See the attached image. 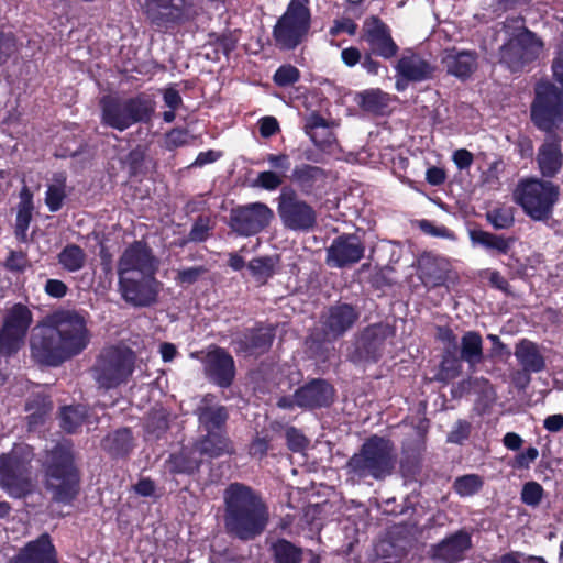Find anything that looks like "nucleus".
I'll return each instance as SVG.
<instances>
[{"label":"nucleus","instance_id":"obj_1","mask_svg":"<svg viewBox=\"0 0 563 563\" xmlns=\"http://www.w3.org/2000/svg\"><path fill=\"white\" fill-rule=\"evenodd\" d=\"M89 341L85 317L74 310H58L33 330L31 353L40 364L57 366L81 353Z\"/></svg>","mask_w":563,"mask_h":563},{"label":"nucleus","instance_id":"obj_2","mask_svg":"<svg viewBox=\"0 0 563 563\" xmlns=\"http://www.w3.org/2000/svg\"><path fill=\"white\" fill-rule=\"evenodd\" d=\"M225 525L240 539L260 534L268 521V511L262 499L242 484H231L224 493Z\"/></svg>","mask_w":563,"mask_h":563},{"label":"nucleus","instance_id":"obj_3","mask_svg":"<svg viewBox=\"0 0 563 563\" xmlns=\"http://www.w3.org/2000/svg\"><path fill=\"white\" fill-rule=\"evenodd\" d=\"M46 487L58 503H70L78 493V474L65 444L57 445L46 459Z\"/></svg>","mask_w":563,"mask_h":563},{"label":"nucleus","instance_id":"obj_4","mask_svg":"<svg viewBox=\"0 0 563 563\" xmlns=\"http://www.w3.org/2000/svg\"><path fill=\"white\" fill-rule=\"evenodd\" d=\"M396 463V455L391 443L383 438L373 437L367 440L360 453L354 454L347 467L350 473L358 477L371 476L382 479L391 474Z\"/></svg>","mask_w":563,"mask_h":563},{"label":"nucleus","instance_id":"obj_5","mask_svg":"<svg viewBox=\"0 0 563 563\" xmlns=\"http://www.w3.org/2000/svg\"><path fill=\"white\" fill-rule=\"evenodd\" d=\"M33 452L27 444H18L0 456V487L11 497L21 498L32 490L29 465Z\"/></svg>","mask_w":563,"mask_h":563},{"label":"nucleus","instance_id":"obj_6","mask_svg":"<svg viewBox=\"0 0 563 563\" xmlns=\"http://www.w3.org/2000/svg\"><path fill=\"white\" fill-rule=\"evenodd\" d=\"M100 104L102 123L119 131L148 120L154 111L152 101L143 96L128 99L108 96L101 99Z\"/></svg>","mask_w":563,"mask_h":563},{"label":"nucleus","instance_id":"obj_7","mask_svg":"<svg viewBox=\"0 0 563 563\" xmlns=\"http://www.w3.org/2000/svg\"><path fill=\"white\" fill-rule=\"evenodd\" d=\"M515 26L505 25L508 41L500 48V62L516 71L536 59L542 52V42L527 30L521 20L512 21Z\"/></svg>","mask_w":563,"mask_h":563},{"label":"nucleus","instance_id":"obj_8","mask_svg":"<svg viewBox=\"0 0 563 563\" xmlns=\"http://www.w3.org/2000/svg\"><path fill=\"white\" fill-rule=\"evenodd\" d=\"M210 401L206 397L203 405L198 408L199 423L207 434L196 444V450L200 454L216 457L230 452V442L221 431L228 419V412L224 407L212 405Z\"/></svg>","mask_w":563,"mask_h":563},{"label":"nucleus","instance_id":"obj_9","mask_svg":"<svg viewBox=\"0 0 563 563\" xmlns=\"http://www.w3.org/2000/svg\"><path fill=\"white\" fill-rule=\"evenodd\" d=\"M558 198L559 188L554 184L537 178L520 181L515 191L516 201L533 220L548 219Z\"/></svg>","mask_w":563,"mask_h":563},{"label":"nucleus","instance_id":"obj_10","mask_svg":"<svg viewBox=\"0 0 563 563\" xmlns=\"http://www.w3.org/2000/svg\"><path fill=\"white\" fill-rule=\"evenodd\" d=\"M309 0H290L285 13L274 27L276 44L292 49L307 36L310 29Z\"/></svg>","mask_w":563,"mask_h":563},{"label":"nucleus","instance_id":"obj_11","mask_svg":"<svg viewBox=\"0 0 563 563\" xmlns=\"http://www.w3.org/2000/svg\"><path fill=\"white\" fill-rule=\"evenodd\" d=\"M135 356L129 349L111 347L99 357L93 375L100 387L109 389L125 382L134 368Z\"/></svg>","mask_w":563,"mask_h":563},{"label":"nucleus","instance_id":"obj_12","mask_svg":"<svg viewBox=\"0 0 563 563\" xmlns=\"http://www.w3.org/2000/svg\"><path fill=\"white\" fill-rule=\"evenodd\" d=\"M531 118L536 125L550 131L563 118V95L551 82L538 84L536 99L531 108Z\"/></svg>","mask_w":563,"mask_h":563},{"label":"nucleus","instance_id":"obj_13","mask_svg":"<svg viewBox=\"0 0 563 563\" xmlns=\"http://www.w3.org/2000/svg\"><path fill=\"white\" fill-rule=\"evenodd\" d=\"M32 321V312L24 305L16 303L8 310L0 330L2 355L10 356L21 349Z\"/></svg>","mask_w":563,"mask_h":563},{"label":"nucleus","instance_id":"obj_14","mask_svg":"<svg viewBox=\"0 0 563 563\" xmlns=\"http://www.w3.org/2000/svg\"><path fill=\"white\" fill-rule=\"evenodd\" d=\"M274 213L266 205L254 202L238 207L231 211L230 227L240 235L250 236L265 229Z\"/></svg>","mask_w":563,"mask_h":563},{"label":"nucleus","instance_id":"obj_15","mask_svg":"<svg viewBox=\"0 0 563 563\" xmlns=\"http://www.w3.org/2000/svg\"><path fill=\"white\" fill-rule=\"evenodd\" d=\"M156 271L157 261L150 247L142 242L126 247L118 263L119 279L155 275Z\"/></svg>","mask_w":563,"mask_h":563},{"label":"nucleus","instance_id":"obj_16","mask_svg":"<svg viewBox=\"0 0 563 563\" xmlns=\"http://www.w3.org/2000/svg\"><path fill=\"white\" fill-rule=\"evenodd\" d=\"M140 4L155 23L189 20L199 10L195 0H141Z\"/></svg>","mask_w":563,"mask_h":563},{"label":"nucleus","instance_id":"obj_17","mask_svg":"<svg viewBox=\"0 0 563 563\" xmlns=\"http://www.w3.org/2000/svg\"><path fill=\"white\" fill-rule=\"evenodd\" d=\"M161 284L155 275H143L119 279V290L122 298L135 307H146L156 301Z\"/></svg>","mask_w":563,"mask_h":563},{"label":"nucleus","instance_id":"obj_18","mask_svg":"<svg viewBox=\"0 0 563 563\" xmlns=\"http://www.w3.org/2000/svg\"><path fill=\"white\" fill-rule=\"evenodd\" d=\"M278 213L284 225L295 231H306L316 223L314 210L305 201L291 195L283 194L279 198Z\"/></svg>","mask_w":563,"mask_h":563},{"label":"nucleus","instance_id":"obj_19","mask_svg":"<svg viewBox=\"0 0 563 563\" xmlns=\"http://www.w3.org/2000/svg\"><path fill=\"white\" fill-rule=\"evenodd\" d=\"M362 32L363 40L374 54L386 59L397 54L398 46L391 37L389 27L378 18H367L363 23Z\"/></svg>","mask_w":563,"mask_h":563},{"label":"nucleus","instance_id":"obj_20","mask_svg":"<svg viewBox=\"0 0 563 563\" xmlns=\"http://www.w3.org/2000/svg\"><path fill=\"white\" fill-rule=\"evenodd\" d=\"M396 89L404 91L409 81H423L433 76L434 67L412 52L405 53L396 65Z\"/></svg>","mask_w":563,"mask_h":563},{"label":"nucleus","instance_id":"obj_21","mask_svg":"<svg viewBox=\"0 0 563 563\" xmlns=\"http://www.w3.org/2000/svg\"><path fill=\"white\" fill-rule=\"evenodd\" d=\"M364 251V244L357 235H340L327 249V263L338 268L352 265L363 257Z\"/></svg>","mask_w":563,"mask_h":563},{"label":"nucleus","instance_id":"obj_22","mask_svg":"<svg viewBox=\"0 0 563 563\" xmlns=\"http://www.w3.org/2000/svg\"><path fill=\"white\" fill-rule=\"evenodd\" d=\"M391 334L389 327L377 324L367 328L356 341L352 361H376L380 355L386 339Z\"/></svg>","mask_w":563,"mask_h":563},{"label":"nucleus","instance_id":"obj_23","mask_svg":"<svg viewBox=\"0 0 563 563\" xmlns=\"http://www.w3.org/2000/svg\"><path fill=\"white\" fill-rule=\"evenodd\" d=\"M333 395V388L325 380L313 379L295 393V401L300 408L313 409L329 406Z\"/></svg>","mask_w":563,"mask_h":563},{"label":"nucleus","instance_id":"obj_24","mask_svg":"<svg viewBox=\"0 0 563 563\" xmlns=\"http://www.w3.org/2000/svg\"><path fill=\"white\" fill-rule=\"evenodd\" d=\"M10 563H57L56 550L48 534L30 541Z\"/></svg>","mask_w":563,"mask_h":563},{"label":"nucleus","instance_id":"obj_25","mask_svg":"<svg viewBox=\"0 0 563 563\" xmlns=\"http://www.w3.org/2000/svg\"><path fill=\"white\" fill-rule=\"evenodd\" d=\"M206 372L219 386H229L234 377V361L224 350L214 349L206 356Z\"/></svg>","mask_w":563,"mask_h":563},{"label":"nucleus","instance_id":"obj_26","mask_svg":"<svg viewBox=\"0 0 563 563\" xmlns=\"http://www.w3.org/2000/svg\"><path fill=\"white\" fill-rule=\"evenodd\" d=\"M307 134L312 142L323 152L333 154L338 148V142L325 119L319 114H311L306 123Z\"/></svg>","mask_w":563,"mask_h":563},{"label":"nucleus","instance_id":"obj_27","mask_svg":"<svg viewBox=\"0 0 563 563\" xmlns=\"http://www.w3.org/2000/svg\"><path fill=\"white\" fill-rule=\"evenodd\" d=\"M476 54L471 51L445 49L442 55V64L449 74L459 78L468 77L477 66Z\"/></svg>","mask_w":563,"mask_h":563},{"label":"nucleus","instance_id":"obj_28","mask_svg":"<svg viewBox=\"0 0 563 563\" xmlns=\"http://www.w3.org/2000/svg\"><path fill=\"white\" fill-rule=\"evenodd\" d=\"M471 548L468 533L460 531L443 540L434 549V556L446 562L454 563L462 560L464 553Z\"/></svg>","mask_w":563,"mask_h":563},{"label":"nucleus","instance_id":"obj_29","mask_svg":"<svg viewBox=\"0 0 563 563\" xmlns=\"http://www.w3.org/2000/svg\"><path fill=\"white\" fill-rule=\"evenodd\" d=\"M538 164L543 176L552 177L562 167L563 159L559 141L548 139L539 150Z\"/></svg>","mask_w":563,"mask_h":563},{"label":"nucleus","instance_id":"obj_30","mask_svg":"<svg viewBox=\"0 0 563 563\" xmlns=\"http://www.w3.org/2000/svg\"><path fill=\"white\" fill-rule=\"evenodd\" d=\"M357 313L349 305H339L329 310V314L324 321L328 334L333 336L341 335L356 321Z\"/></svg>","mask_w":563,"mask_h":563},{"label":"nucleus","instance_id":"obj_31","mask_svg":"<svg viewBox=\"0 0 563 563\" xmlns=\"http://www.w3.org/2000/svg\"><path fill=\"white\" fill-rule=\"evenodd\" d=\"M515 356L525 372L539 373L545 367L544 357L538 345L529 340H521L516 345Z\"/></svg>","mask_w":563,"mask_h":563},{"label":"nucleus","instance_id":"obj_32","mask_svg":"<svg viewBox=\"0 0 563 563\" xmlns=\"http://www.w3.org/2000/svg\"><path fill=\"white\" fill-rule=\"evenodd\" d=\"M470 239L474 245H481L487 251L498 254H507L514 242L512 239L504 238L482 230L471 231Z\"/></svg>","mask_w":563,"mask_h":563},{"label":"nucleus","instance_id":"obj_33","mask_svg":"<svg viewBox=\"0 0 563 563\" xmlns=\"http://www.w3.org/2000/svg\"><path fill=\"white\" fill-rule=\"evenodd\" d=\"M33 197L30 189L24 186L20 192V202L18 206L15 234L19 240H26V232L32 219Z\"/></svg>","mask_w":563,"mask_h":563},{"label":"nucleus","instance_id":"obj_34","mask_svg":"<svg viewBox=\"0 0 563 563\" xmlns=\"http://www.w3.org/2000/svg\"><path fill=\"white\" fill-rule=\"evenodd\" d=\"M420 278L427 287H435L444 283L445 267L442 260H423L420 264Z\"/></svg>","mask_w":563,"mask_h":563},{"label":"nucleus","instance_id":"obj_35","mask_svg":"<svg viewBox=\"0 0 563 563\" xmlns=\"http://www.w3.org/2000/svg\"><path fill=\"white\" fill-rule=\"evenodd\" d=\"M360 106L371 112H383L388 108L390 97L380 89H368L358 95Z\"/></svg>","mask_w":563,"mask_h":563},{"label":"nucleus","instance_id":"obj_36","mask_svg":"<svg viewBox=\"0 0 563 563\" xmlns=\"http://www.w3.org/2000/svg\"><path fill=\"white\" fill-rule=\"evenodd\" d=\"M461 355L471 366L479 363L483 355L482 338L476 332H467L462 338Z\"/></svg>","mask_w":563,"mask_h":563},{"label":"nucleus","instance_id":"obj_37","mask_svg":"<svg viewBox=\"0 0 563 563\" xmlns=\"http://www.w3.org/2000/svg\"><path fill=\"white\" fill-rule=\"evenodd\" d=\"M103 448L113 455H124L132 448V435L129 429H120L109 434L103 441Z\"/></svg>","mask_w":563,"mask_h":563},{"label":"nucleus","instance_id":"obj_38","mask_svg":"<svg viewBox=\"0 0 563 563\" xmlns=\"http://www.w3.org/2000/svg\"><path fill=\"white\" fill-rule=\"evenodd\" d=\"M58 261L66 271L77 272L84 267L86 255L81 247L70 244L59 253Z\"/></svg>","mask_w":563,"mask_h":563},{"label":"nucleus","instance_id":"obj_39","mask_svg":"<svg viewBox=\"0 0 563 563\" xmlns=\"http://www.w3.org/2000/svg\"><path fill=\"white\" fill-rule=\"evenodd\" d=\"M65 188L66 178L64 175L59 174L54 178V181L48 186L46 191L45 203L49 211L56 212L62 208L66 197Z\"/></svg>","mask_w":563,"mask_h":563},{"label":"nucleus","instance_id":"obj_40","mask_svg":"<svg viewBox=\"0 0 563 563\" xmlns=\"http://www.w3.org/2000/svg\"><path fill=\"white\" fill-rule=\"evenodd\" d=\"M85 408L81 406L65 407L60 416V426L67 432H75L85 419Z\"/></svg>","mask_w":563,"mask_h":563},{"label":"nucleus","instance_id":"obj_41","mask_svg":"<svg viewBox=\"0 0 563 563\" xmlns=\"http://www.w3.org/2000/svg\"><path fill=\"white\" fill-rule=\"evenodd\" d=\"M273 549L275 559L278 563H298L300 561V549L286 540L277 541Z\"/></svg>","mask_w":563,"mask_h":563},{"label":"nucleus","instance_id":"obj_42","mask_svg":"<svg viewBox=\"0 0 563 563\" xmlns=\"http://www.w3.org/2000/svg\"><path fill=\"white\" fill-rule=\"evenodd\" d=\"M483 486V479L475 474L461 476L454 482L455 492L462 497L476 494Z\"/></svg>","mask_w":563,"mask_h":563},{"label":"nucleus","instance_id":"obj_43","mask_svg":"<svg viewBox=\"0 0 563 563\" xmlns=\"http://www.w3.org/2000/svg\"><path fill=\"white\" fill-rule=\"evenodd\" d=\"M247 267L257 280L264 282L273 275L275 260L273 257H257L252 260Z\"/></svg>","mask_w":563,"mask_h":563},{"label":"nucleus","instance_id":"obj_44","mask_svg":"<svg viewBox=\"0 0 563 563\" xmlns=\"http://www.w3.org/2000/svg\"><path fill=\"white\" fill-rule=\"evenodd\" d=\"M250 341L246 350L251 354L261 353L271 346L273 335L269 330H258L251 335Z\"/></svg>","mask_w":563,"mask_h":563},{"label":"nucleus","instance_id":"obj_45","mask_svg":"<svg viewBox=\"0 0 563 563\" xmlns=\"http://www.w3.org/2000/svg\"><path fill=\"white\" fill-rule=\"evenodd\" d=\"M487 219L496 229H507L514 223V214L509 208L494 209L487 213Z\"/></svg>","mask_w":563,"mask_h":563},{"label":"nucleus","instance_id":"obj_46","mask_svg":"<svg viewBox=\"0 0 563 563\" xmlns=\"http://www.w3.org/2000/svg\"><path fill=\"white\" fill-rule=\"evenodd\" d=\"M198 466L197 461L189 460L184 453L173 454L168 460V467L175 473H190Z\"/></svg>","mask_w":563,"mask_h":563},{"label":"nucleus","instance_id":"obj_47","mask_svg":"<svg viewBox=\"0 0 563 563\" xmlns=\"http://www.w3.org/2000/svg\"><path fill=\"white\" fill-rule=\"evenodd\" d=\"M285 176L274 170L261 172L255 180V184L266 190L277 189L284 181Z\"/></svg>","mask_w":563,"mask_h":563},{"label":"nucleus","instance_id":"obj_48","mask_svg":"<svg viewBox=\"0 0 563 563\" xmlns=\"http://www.w3.org/2000/svg\"><path fill=\"white\" fill-rule=\"evenodd\" d=\"M299 76V70L296 67L291 65H285L276 70L274 75V81L276 85L285 87L298 81Z\"/></svg>","mask_w":563,"mask_h":563},{"label":"nucleus","instance_id":"obj_49","mask_svg":"<svg viewBox=\"0 0 563 563\" xmlns=\"http://www.w3.org/2000/svg\"><path fill=\"white\" fill-rule=\"evenodd\" d=\"M543 488L537 482L525 484L521 492V499L526 505L537 506L542 499Z\"/></svg>","mask_w":563,"mask_h":563},{"label":"nucleus","instance_id":"obj_50","mask_svg":"<svg viewBox=\"0 0 563 563\" xmlns=\"http://www.w3.org/2000/svg\"><path fill=\"white\" fill-rule=\"evenodd\" d=\"M321 173L320 168L311 165H300L292 170V179L298 183H309Z\"/></svg>","mask_w":563,"mask_h":563},{"label":"nucleus","instance_id":"obj_51","mask_svg":"<svg viewBox=\"0 0 563 563\" xmlns=\"http://www.w3.org/2000/svg\"><path fill=\"white\" fill-rule=\"evenodd\" d=\"M419 227L429 235L454 240V233L444 225L438 227L428 220H422L420 221Z\"/></svg>","mask_w":563,"mask_h":563},{"label":"nucleus","instance_id":"obj_52","mask_svg":"<svg viewBox=\"0 0 563 563\" xmlns=\"http://www.w3.org/2000/svg\"><path fill=\"white\" fill-rule=\"evenodd\" d=\"M265 159L269 166L275 169L274 172L283 176H286V173L290 168V161L286 154H268Z\"/></svg>","mask_w":563,"mask_h":563},{"label":"nucleus","instance_id":"obj_53","mask_svg":"<svg viewBox=\"0 0 563 563\" xmlns=\"http://www.w3.org/2000/svg\"><path fill=\"white\" fill-rule=\"evenodd\" d=\"M286 439L288 448L294 452L302 451L308 444L307 439L295 428L286 431Z\"/></svg>","mask_w":563,"mask_h":563},{"label":"nucleus","instance_id":"obj_54","mask_svg":"<svg viewBox=\"0 0 563 563\" xmlns=\"http://www.w3.org/2000/svg\"><path fill=\"white\" fill-rule=\"evenodd\" d=\"M189 133L183 129H173L167 133L165 143L168 148H175L183 146L189 141Z\"/></svg>","mask_w":563,"mask_h":563},{"label":"nucleus","instance_id":"obj_55","mask_svg":"<svg viewBox=\"0 0 563 563\" xmlns=\"http://www.w3.org/2000/svg\"><path fill=\"white\" fill-rule=\"evenodd\" d=\"M206 272V269L201 266L198 267H189L185 269H180L177 273L176 280L178 284H192Z\"/></svg>","mask_w":563,"mask_h":563},{"label":"nucleus","instance_id":"obj_56","mask_svg":"<svg viewBox=\"0 0 563 563\" xmlns=\"http://www.w3.org/2000/svg\"><path fill=\"white\" fill-rule=\"evenodd\" d=\"M5 267L11 272H23L27 267V258L22 252H10Z\"/></svg>","mask_w":563,"mask_h":563},{"label":"nucleus","instance_id":"obj_57","mask_svg":"<svg viewBox=\"0 0 563 563\" xmlns=\"http://www.w3.org/2000/svg\"><path fill=\"white\" fill-rule=\"evenodd\" d=\"M470 434V423L466 421H459L448 435V441L451 443H462Z\"/></svg>","mask_w":563,"mask_h":563},{"label":"nucleus","instance_id":"obj_58","mask_svg":"<svg viewBox=\"0 0 563 563\" xmlns=\"http://www.w3.org/2000/svg\"><path fill=\"white\" fill-rule=\"evenodd\" d=\"M539 452L536 448H528L526 451L518 454L514 462L516 468H528L532 462L538 457Z\"/></svg>","mask_w":563,"mask_h":563},{"label":"nucleus","instance_id":"obj_59","mask_svg":"<svg viewBox=\"0 0 563 563\" xmlns=\"http://www.w3.org/2000/svg\"><path fill=\"white\" fill-rule=\"evenodd\" d=\"M258 125L263 137H271L279 130L278 121L274 117L262 118Z\"/></svg>","mask_w":563,"mask_h":563},{"label":"nucleus","instance_id":"obj_60","mask_svg":"<svg viewBox=\"0 0 563 563\" xmlns=\"http://www.w3.org/2000/svg\"><path fill=\"white\" fill-rule=\"evenodd\" d=\"M45 291L54 298H62L67 292V286L58 279H48L45 284Z\"/></svg>","mask_w":563,"mask_h":563},{"label":"nucleus","instance_id":"obj_61","mask_svg":"<svg viewBox=\"0 0 563 563\" xmlns=\"http://www.w3.org/2000/svg\"><path fill=\"white\" fill-rule=\"evenodd\" d=\"M208 231H209V227L207 224V222L202 219L198 220L190 233H189V239L190 241H195V242H201V241H205L208 236Z\"/></svg>","mask_w":563,"mask_h":563},{"label":"nucleus","instance_id":"obj_62","mask_svg":"<svg viewBox=\"0 0 563 563\" xmlns=\"http://www.w3.org/2000/svg\"><path fill=\"white\" fill-rule=\"evenodd\" d=\"M341 59L347 67H353L361 60V52L356 47H347L341 52Z\"/></svg>","mask_w":563,"mask_h":563},{"label":"nucleus","instance_id":"obj_63","mask_svg":"<svg viewBox=\"0 0 563 563\" xmlns=\"http://www.w3.org/2000/svg\"><path fill=\"white\" fill-rule=\"evenodd\" d=\"M453 161L459 169H465L473 163V155L467 150H457L453 154Z\"/></svg>","mask_w":563,"mask_h":563},{"label":"nucleus","instance_id":"obj_64","mask_svg":"<svg viewBox=\"0 0 563 563\" xmlns=\"http://www.w3.org/2000/svg\"><path fill=\"white\" fill-rule=\"evenodd\" d=\"M552 70L554 79L563 88V46L560 48L558 56L553 60Z\"/></svg>","mask_w":563,"mask_h":563}]
</instances>
